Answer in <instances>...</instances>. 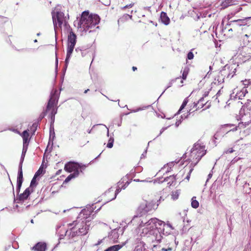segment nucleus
Returning a JSON list of instances; mask_svg holds the SVG:
<instances>
[{
	"mask_svg": "<svg viewBox=\"0 0 251 251\" xmlns=\"http://www.w3.org/2000/svg\"><path fill=\"white\" fill-rule=\"evenodd\" d=\"M131 180L130 179V181H127L125 184H124L122 186V189H126V188L130 184V183L131 182Z\"/></svg>",
	"mask_w": 251,
	"mask_h": 251,
	"instance_id": "nucleus-56",
	"label": "nucleus"
},
{
	"mask_svg": "<svg viewBox=\"0 0 251 251\" xmlns=\"http://www.w3.org/2000/svg\"><path fill=\"white\" fill-rule=\"evenodd\" d=\"M167 165L168 166L170 170H172V168L175 165L174 162H170L167 163Z\"/></svg>",
	"mask_w": 251,
	"mask_h": 251,
	"instance_id": "nucleus-62",
	"label": "nucleus"
},
{
	"mask_svg": "<svg viewBox=\"0 0 251 251\" xmlns=\"http://www.w3.org/2000/svg\"><path fill=\"white\" fill-rule=\"evenodd\" d=\"M23 182H22V181H17V185H16V193H17V196L19 195L21 188L22 187Z\"/></svg>",
	"mask_w": 251,
	"mask_h": 251,
	"instance_id": "nucleus-35",
	"label": "nucleus"
},
{
	"mask_svg": "<svg viewBox=\"0 0 251 251\" xmlns=\"http://www.w3.org/2000/svg\"><path fill=\"white\" fill-rule=\"evenodd\" d=\"M27 150V147H23L22 152V154L21 156L20 160L19 163H23Z\"/></svg>",
	"mask_w": 251,
	"mask_h": 251,
	"instance_id": "nucleus-30",
	"label": "nucleus"
},
{
	"mask_svg": "<svg viewBox=\"0 0 251 251\" xmlns=\"http://www.w3.org/2000/svg\"><path fill=\"white\" fill-rule=\"evenodd\" d=\"M181 76L176 77V78L172 79L168 83V85L167 87L165 88V89L163 91V92L162 93V94L160 95V96H161L165 92V91L168 89L169 87H171L173 85V84L176 81L177 79H180Z\"/></svg>",
	"mask_w": 251,
	"mask_h": 251,
	"instance_id": "nucleus-32",
	"label": "nucleus"
},
{
	"mask_svg": "<svg viewBox=\"0 0 251 251\" xmlns=\"http://www.w3.org/2000/svg\"><path fill=\"white\" fill-rule=\"evenodd\" d=\"M191 206L194 208H197L199 206V202L196 200V197H193L191 200Z\"/></svg>",
	"mask_w": 251,
	"mask_h": 251,
	"instance_id": "nucleus-31",
	"label": "nucleus"
},
{
	"mask_svg": "<svg viewBox=\"0 0 251 251\" xmlns=\"http://www.w3.org/2000/svg\"><path fill=\"white\" fill-rule=\"evenodd\" d=\"M237 2L236 0H225L222 2L221 5L222 8L225 9L229 6L236 4Z\"/></svg>",
	"mask_w": 251,
	"mask_h": 251,
	"instance_id": "nucleus-20",
	"label": "nucleus"
},
{
	"mask_svg": "<svg viewBox=\"0 0 251 251\" xmlns=\"http://www.w3.org/2000/svg\"><path fill=\"white\" fill-rule=\"evenodd\" d=\"M131 180L130 179V181H127L125 184H124L122 186V189H126V188L130 184V183L131 182Z\"/></svg>",
	"mask_w": 251,
	"mask_h": 251,
	"instance_id": "nucleus-58",
	"label": "nucleus"
},
{
	"mask_svg": "<svg viewBox=\"0 0 251 251\" xmlns=\"http://www.w3.org/2000/svg\"><path fill=\"white\" fill-rule=\"evenodd\" d=\"M194 54L192 52V50L189 51L187 55V59L191 60L194 58Z\"/></svg>",
	"mask_w": 251,
	"mask_h": 251,
	"instance_id": "nucleus-48",
	"label": "nucleus"
},
{
	"mask_svg": "<svg viewBox=\"0 0 251 251\" xmlns=\"http://www.w3.org/2000/svg\"><path fill=\"white\" fill-rule=\"evenodd\" d=\"M82 167L81 164L77 162L70 161L65 165L64 170L68 173H71L72 172H74L75 170H79V169Z\"/></svg>",
	"mask_w": 251,
	"mask_h": 251,
	"instance_id": "nucleus-11",
	"label": "nucleus"
},
{
	"mask_svg": "<svg viewBox=\"0 0 251 251\" xmlns=\"http://www.w3.org/2000/svg\"><path fill=\"white\" fill-rule=\"evenodd\" d=\"M207 13H205V12L203 13V14H201L200 15H197V20H199L201 17L202 18H205L207 16Z\"/></svg>",
	"mask_w": 251,
	"mask_h": 251,
	"instance_id": "nucleus-54",
	"label": "nucleus"
},
{
	"mask_svg": "<svg viewBox=\"0 0 251 251\" xmlns=\"http://www.w3.org/2000/svg\"><path fill=\"white\" fill-rule=\"evenodd\" d=\"M23 163H19L17 181L23 182V174L22 170Z\"/></svg>",
	"mask_w": 251,
	"mask_h": 251,
	"instance_id": "nucleus-23",
	"label": "nucleus"
},
{
	"mask_svg": "<svg viewBox=\"0 0 251 251\" xmlns=\"http://www.w3.org/2000/svg\"><path fill=\"white\" fill-rule=\"evenodd\" d=\"M93 208V209H92V210H91V211H86L85 209H83V210H81V211L80 212V214H79V216H80V217H81V215H82V214H83V215H87L88 214H87V213H85V212H87H87H88V213H89V214H89V215H90V214H91V213L93 211V210H94V208Z\"/></svg>",
	"mask_w": 251,
	"mask_h": 251,
	"instance_id": "nucleus-47",
	"label": "nucleus"
},
{
	"mask_svg": "<svg viewBox=\"0 0 251 251\" xmlns=\"http://www.w3.org/2000/svg\"><path fill=\"white\" fill-rule=\"evenodd\" d=\"M133 5H134V3H130L129 4L126 5L125 6L122 7L121 8V9L122 10H125V9H126V8H131L133 6Z\"/></svg>",
	"mask_w": 251,
	"mask_h": 251,
	"instance_id": "nucleus-51",
	"label": "nucleus"
},
{
	"mask_svg": "<svg viewBox=\"0 0 251 251\" xmlns=\"http://www.w3.org/2000/svg\"><path fill=\"white\" fill-rule=\"evenodd\" d=\"M245 25L241 29V34L242 33H249L251 31V17H248L245 18Z\"/></svg>",
	"mask_w": 251,
	"mask_h": 251,
	"instance_id": "nucleus-15",
	"label": "nucleus"
},
{
	"mask_svg": "<svg viewBox=\"0 0 251 251\" xmlns=\"http://www.w3.org/2000/svg\"><path fill=\"white\" fill-rule=\"evenodd\" d=\"M162 177L158 178L159 183H163L164 182H168L167 184L169 186H175L176 183V175H172L169 176H167L164 178L163 180H161Z\"/></svg>",
	"mask_w": 251,
	"mask_h": 251,
	"instance_id": "nucleus-14",
	"label": "nucleus"
},
{
	"mask_svg": "<svg viewBox=\"0 0 251 251\" xmlns=\"http://www.w3.org/2000/svg\"><path fill=\"white\" fill-rule=\"evenodd\" d=\"M136 170L135 169H132L131 170L129 174H127L126 176V177L128 179L132 180V178H133L135 176Z\"/></svg>",
	"mask_w": 251,
	"mask_h": 251,
	"instance_id": "nucleus-28",
	"label": "nucleus"
},
{
	"mask_svg": "<svg viewBox=\"0 0 251 251\" xmlns=\"http://www.w3.org/2000/svg\"><path fill=\"white\" fill-rule=\"evenodd\" d=\"M77 36L73 32L72 29L69 31L68 35L67 45L75 46L76 43Z\"/></svg>",
	"mask_w": 251,
	"mask_h": 251,
	"instance_id": "nucleus-16",
	"label": "nucleus"
},
{
	"mask_svg": "<svg viewBox=\"0 0 251 251\" xmlns=\"http://www.w3.org/2000/svg\"><path fill=\"white\" fill-rule=\"evenodd\" d=\"M122 247L123 245L120 244L115 245L108 247L104 251H118Z\"/></svg>",
	"mask_w": 251,
	"mask_h": 251,
	"instance_id": "nucleus-25",
	"label": "nucleus"
},
{
	"mask_svg": "<svg viewBox=\"0 0 251 251\" xmlns=\"http://www.w3.org/2000/svg\"><path fill=\"white\" fill-rule=\"evenodd\" d=\"M193 168H191L190 170H189V172L187 175V176H186V179H187V180H189V178H190V174L191 173H192V172L193 171Z\"/></svg>",
	"mask_w": 251,
	"mask_h": 251,
	"instance_id": "nucleus-64",
	"label": "nucleus"
},
{
	"mask_svg": "<svg viewBox=\"0 0 251 251\" xmlns=\"http://www.w3.org/2000/svg\"><path fill=\"white\" fill-rule=\"evenodd\" d=\"M47 113V112H46V110L45 109V110L40 115L38 119L39 121H41L42 119L44 118V117L46 115Z\"/></svg>",
	"mask_w": 251,
	"mask_h": 251,
	"instance_id": "nucleus-50",
	"label": "nucleus"
},
{
	"mask_svg": "<svg viewBox=\"0 0 251 251\" xmlns=\"http://www.w3.org/2000/svg\"><path fill=\"white\" fill-rule=\"evenodd\" d=\"M75 46H71V45H67V54H66V57L65 59V62L66 63V64H69L70 59L71 57L72 52L74 50Z\"/></svg>",
	"mask_w": 251,
	"mask_h": 251,
	"instance_id": "nucleus-19",
	"label": "nucleus"
},
{
	"mask_svg": "<svg viewBox=\"0 0 251 251\" xmlns=\"http://www.w3.org/2000/svg\"><path fill=\"white\" fill-rule=\"evenodd\" d=\"M203 145L199 143V142L195 143L190 151V157L193 160L195 159L196 162L194 164L196 165L201 158L206 154V150Z\"/></svg>",
	"mask_w": 251,
	"mask_h": 251,
	"instance_id": "nucleus-5",
	"label": "nucleus"
},
{
	"mask_svg": "<svg viewBox=\"0 0 251 251\" xmlns=\"http://www.w3.org/2000/svg\"><path fill=\"white\" fill-rule=\"evenodd\" d=\"M160 20L162 23L165 25H168L170 22V18L167 16L166 12L162 11L160 15Z\"/></svg>",
	"mask_w": 251,
	"mask_h": 251,
	"instance_id": "nucleus-18",
	"label": "nucleus"
},
{
	"mask_svg": "<svg viewBox=\"0 0 251 251\" xmlns=\"http://www.w3.org/2000/svg\"><path fill=\"white\" fill-rule=\"evenodd\" d=\"M236 70V69L233 66L227 64L220 71L218 76L217 80L218 82L222 83L224 82L225 79L232 78L234 75Z\"/></svg>",
	"mask_w": 251,
	"mask_h": 251,
	"instance_id": "nucleus-7",
	"label": "nucleus"
},
{
	"mask_svg": "<svg viewBox=\"0 0 251 251\" xmlns=\"http://www.w3.org/2000/svg\"><path fill=\"white\" fill-rule=\"evenodd\" d=\"M245 18L234 20H229V19H228V23L226 25V26L224 28H223L222 29L223 32H225L227 28V26H230L233 27L234 32L235 33L241 34V29L245 25L244 24L245 23Z\"/></svg>",
	"mask_w": 251,
	"mask_h": 251,
	"instance_id": "nucleus-10",
	"label": "nucleus"
},
{
	"mask_svg": "<svg viewBox=\"0 0 251 251\" xmlns=\"http://www.w3.org/2000/svg\"><path fill=\"white\" fill-rule=\"evenodd\" d=\"M55 137V134L54 131H53V132H50V137L54 140V138Z\"/></svg>",
	"mask_w": 251,
	"mask_h": 251,
	"instance_id": "nucleus-60",
	"label": "nucleus"
},
{
	"mask_svg": "<svg viewBox=\"0 0 251 251\" xmlns=\"http://www.w3.org/2000/svg\"><path fill=\"white\" fill-rule=\"evenodd\" d=\"M88 217H84L80 220H77L72 223L68 224L70 228L65 232V235L67 238L69 247L74 250L79 249L82 243L81 236L86 235L90 230V221L87 220Z\"/></svg>",
	"mask_w": 251,
	"mask_h": 251,
	"instance_id": "nucleus-1",
	"label": "nucleus"
},
{
	"mask_svg": "<svg viewBox=\"0 0 251 251\" xmlns=\"http://www.w3.org/2000/svg\"><path fill=\"white\" fill-rule=\"evenodd\" d=\"M60 93V92H58L57 89H53L50 92V98L46 107L47 112L51 109L50 116H55L57 112L58 107H56V105L58 102Z\"/></svg>",
	"mask_w": 251,
	"mask_h": 251,
	"instance_id": "nucleus-4",
	"label": "nucleus"
},
{
	"mask_svg": "<svg viewBox=\"0 0 251 251\" xmlns=\"http://www.w3.org/2000/svg\"><path fill=\"white\" fill-rule=\"evenodd\" d=\"M189 71V68L188 67L185 66L182 71V75L181 76L182 79L185 80L186 79Z\"/></svg>",
	"mask_w": 251,
	"mask_h": 251,
	"instance_id": "nucleus-29",
	"label": "nucleus"
},
{
	"mask_svg": "<svg viewBox=\"0 0 251 251\" xmlns=\"http://www.w3.org/2000/svg\"><path fill=\"white\" fill-rule=\"evenodd\" d=\"M131 180L130 179V181H127L125 184H124L122 186V189H126V188L130 184V183L131 182Z\"/></svg>",
	"mask_w": 251,
	"mask_h": 251,
	"instance_id": "nucleus-57",
	"label": "nucleus"
},
{
	"mask_svg": "<svg viewBox=\"0 0 251 251\" xmlns=\"http://www.w3.org/2000/svg\"><path fill=\"white\" fill-rule=\"evenodd\" d=\"M53 140L52 139H51V138H49L47 148H48L49 147V146L50 145L51 146L50 148L51 149L52 148V146H53Z\"/></svg>",
	"mask_w": 251,
	"mask_h": 251,
	"instance_id": "nucleus-52",
	"label": "nucleus"
},
{
	"mask_svg": "<svg viewBox=\"0 0 251 251\" xmlns=\"http://www.w3.org/2000/svg\"><path fill=\"white\" fill-rule=\"evenodd\" d=\"M163 223L162 221L156 218H151L146 222V228H143V232L150 235L151 234V231L154 232L155 229H158L159 227H158V226H161Z\"/></svg>",
	"mask_w": 251,
	"mask_h": 251,
	"instance_id": "nucleus-9",
	"label": "nucleus"
},
{
	"mask_svg": "<svg viewBox=\"0 0 251 251\" xmlns=\"http://www.w3.org/2000/svg\"><path fill=\"white\" fill-rule=\"evenodd\" d=\"M180 194V190H177L175 191L172 192V198L174 200H177L179 197V194Z\"/></svg>",
	"mask_w": 251,
	"mask_h": 251,
	"instance_id": "nucleus-34",
	"label": "nucleus"
},
{
	"mask_svg": "<svg viewBox=\"0 0 251 251\" xmlns=\"http://www.w3.org/2000/svg\"><path fill=\"white\" fill-rule=\"evenodd\" d=\"M23 139V147H27L28 148V143H29V139H28V137H24Z\"/></svg>",
	"mask_w": 251,
	"mask_h": 251,
	"instance_id": "nucleus-45",
	"label": "nucleus"
},
{
	"mask_svg": "<svg viewBox=\"0 0 251 251\" xmlns=\"http://www.w3.org/2000/svg\"><path fill=\"white\" fill-rule=\"evenodd\" d=\"M68 64H66V63L65 62V66L64 67L63 69V74L62 75L61 78V83H62L64 80V77L65 75V73L66 71L67 67H68Z\"/></svg>",
	"mask_w": 251,
	"mask_h": 251,
	"instance_id": "nucleus-42",
	"label": "nucleus"
},
{
	"mask_svg": "<svg viewBox=\"0 0 251 251\" xmlns=\"http://www.w3.org/2000/svg\"><path fill=\"white\" fill-rule=\"evenodd\" d=\"M22 137H23V138H24V137H29V133L28 132V131L27 130H24L23 133H22Z\"/></svg>",
	"mask_w": 251,
	"mask_h": 251,
	"instance_id": "nucleus-55",
	"label": "nucleus"
},
{
	"mask_svg": "<svg viewBox=\"0 0 251 251\" xmlns=\"http://www.w3.org/2000/svg\"><path fill=\"white\" fill-rule=\"evenodd\" d=\"M133 12V10L131 11L130 14H124L118 21V23L120 22L124 23L126 21H127L128 19H132V16L131 14Z\"/></svg>",
	"mask_w": 251,
	"mask_h": 251,
	"instance_id": "nucleus-22",
	"label": "nucleus"
},
{
	"mask_svg": "<svg viewBox=\"0 0 251 251\" xmlns=\"http://www.w3.org/2000/svg\"><path fill=\"white\" fill-rule=\"evenodd\" d=\"M59 7V6H58L55 7L51 12L53 26L55 33L57 28V25L61 27L64 19V13L61 11Z\"/></svg>",
	"mask_w": 251,
	"mask_h": 251,
	"instance_id": "nucleus-8",
	"label": "nucleus"
},
{
	"mask_svg": "<svg viewBox=\"0 0 251 251\" xmlns=\"http://www.w3.org/2000/svg\"><path fill=\"white\" fill-rule=\"evenodd\" d=\"M244 123L245 125H249L251 123V101L248 100L245 105L239 111V119Z\"/></svg>",
	"mask_w": 251,
	"mask_h": 251,
	"instance_id": "nucleus-6",
	"label": "nucleus"
},
{
	"mask_svg": "<svg viewBox=\"0 0 251 251\" xmlns=\"http://www.w3.org/2000/svg\"><path fill=\"white\" fill-rule=\"evenodd\" d=\"M241 82L242 83V85L244 86L243 88L244 89L250 86L249 79H245L244 80L241 81Z\"/></svg>",
	"mask_w": 251,
	"mask_h": 251,
	"instance_id": "nucleus-44",
	"label": "nucleus"
},
{
	"mask_svg": "<svg viewBox=\"0 0 251 251\" xmlns=\"http://www.w3.org/2000/svg\"><path fill=\"white\" fill-rule=\"evenodd\" d=\"M79 170H75L73 173L70 174L65 179L63 182L64 183H67L69 182L70 180H71L73 178H75L77 177L79 174Z\"/></svg>",
	"mask_w": 251,
	"mask_h": 251,
	"instance_id": "nucleus-21",
	"label": "nucleus"
},
{
	"mask_svg": "<svg viewBox=\"0 0 251 251\" xmlns=\"http://www.w3.org/2000/svg\"><path fill=\"white\" fill-rule=\"evenodd\" d=\"M33 191V190L32 188H31V190H30V187L26 188V189L23 193L17 196L16 199L14 198V202L17 201V203H19L20 201H23L25 200H27L30 196L31 193Z\"/></svg>",
	"mask_w": 251,
	"mask_h": 251,
	"instance_id": "nucleus-12",
	"label": "nucleus"
},
{
	"mask_svg": "<svg viewBox=\"0 0 251 251\" xmlns=\"http://www.w3.org/2000/svg\"><path fill=\"white\" fill-rule=\"evenodd\" d=\"M151 234L155 237V240L158 242H160L163 238L164 234V229H162V227L160 226L158 229H155L154 232L151 231Z\"/></svg>",
	"mask_w": 251,
	"mask_h": 251,
	"instance_id": "nucleus-13",
	"label": "nucleus"
},
{
	"mask_svg": "<svg viewBox=\"0 0 251 251\" xmlns=\"http://www.w3.org/2000/svg\"><path fill=\"white\" fill-rule=\"evenodd\" d=\"M150 106H151V105L144 106L142 107H138L136 109H132V110H131V112H133V113L137 112L139 111L143 110L146 108H149Z\"/></svg>",
	"mask_w": 251,
	"mask_h": 251,
	"instance_id": "nucleus-38",
	"label": "nucleus"
},
{
	"mask_svg": "<svg viewBox=\"0 0 251 251\" xmlns=\"http://www.w3.org/2000/svg\"><path fill=\"white\" fill-rule=\"evenodd\" d=\"M190 112H189V113H188L186 115H185V114H184V115H182L181 116V120H183V119H186V118H188V116H189V115H190Z\"/></svg>",
	"mask_w": 251,
	"mask_h": 251,
	"instance_id": "nucleus-63",
	"label": "nucleus"
},
{
	"mask_svg": "<svg viewBox=\"0 0 251 251\" xmlns=\"http://www.w3.org/2000/svg\"><path fill=\"white\" fill-rule=\"evenodd\" d=\"M100 16L96 14H89V11H83L79 20L74 22V25L77 26L78 30L81 32V35H83L87 32L88 33L96 31L92 29L100 22Z\"/></svg>",
	"mask_w": 251,
	"mask_h": 251,
	"instance_id": "nucleus-2",
	"label": "nucleus"
},
{
	"mask_svg": "<svg viewBox=\"0 0 251 251\" xmlns=\"http://www.w3.org/2000/svg\"><path fill=\"white\" fill-rule=\"evenodd\" d=\"M39 125L38 122H35L32 124V126L31 127V130L33 132L32 134H34L35 131H36L37 127Z\"/></svg>",
	"mask_w": 251,
	"mask_h": 251,
	"instance_id": "nucleus-39",
	"label": "nucleus"
},
{
	"mask_svg": "<svg viewBox=\"0 0 251 251\" xmlns=\"http://www.w3.org/2000/svg\"><path fill=\"white\" fill-rule=\"evenodd\" d=\"M241 158L240 157H235L231 161V164H233L237 162L238 160H239Z\"/></svg>",
	"mask_w": 251,
	"mask_h": 251,
	"instance_id": "nucleus-61",
	"label": "nucleus"
},
{
	"mask_svg": "<svg viewBox=\"0 0 251 251\" xmlns=\"http://www.w3.org/2000/svg\"><path fill=\"white\" fill-rule=\"evenodd\" d=\"M158 204H156L154 201H144L142 202L136 211V215H135L131 221V223L134 224L135 221L139 217H142L152 210L157 208Z\"/></svg>",
	"mask_w": 251,
	"mask_h": 251,
	"instance_id": "nucleus-3",
	"label": "nucleus"
},
{
	"mask_svg": "<svg viewBox=\"0 0 251 251\" xmlns=\"http://www.w3.org/2000/svg\"><path fill=\"white\" fill-rule=\"evenodd\" d=\"M131 180L130 179V181H127L125 184H124L122 186V189H126V188L130 184V183L131 182Z\"/></svg>",
	"mask_w": 251,
	"mask_h": 251,
	"instance_id": "nucleus-59",
	"label": "nucleus"
},
{
	"mask_svg": "<svg viewBox=\"0 0 251 251\" xmlns=\"http://www.w3.org/2000/svg\"><path fill=\"white\" fill-rule=\"evenodd\" d=\"M234 151V150L232 148H229L227 149H225L224 151L223 154L231 153Z\"/></svg>",
	"mask_w": 251,
	"mask_h": 251,
	"instance_id": "nucleus-49",
	"label": "nucleus"
},
{
	"mask_svg": "<svg viewBox=\"0 0 251 251\" xmlns=\"http://www.w3.org/2000/svg\"><path fill=\"white\" fill-rule=\"evenodd\" d=\"M36 178L37 177H34V176L32 178L30 182V186L29 187H30V188L33 187H36V185H37V183L36 182Z\"/></svg>",
	"mask_w": 251,
	"mask_h": 251,
	"instance_id": "nucleus-43",
	"label": "nucleus"
},
{
	"mask_svg": "<svg viewBox=\"0 0 251 251\" xmlns=\"http://www.w3.org/2000/svg\"><path fill=\"white\" fill-rule=\"evenodd\" d=\"M161 227H162V229H164V231L165 230H168V229H169V230L172 231V230L173 229V227L171 224L169 223L167 224H165L164 222L162 224Z\"/></svg>",
	"mask_w": 251,
	"mask_h": 251,
	"instance_id": "nucleus-33",
	"label": "nucleus"
},
{
	"mask_svg": "<svg viewBox=\"0 0 251 251\" xmlns=\"http://www.w3.org/2000/svg\"><path fill=\"white\" fill-rule=\"evenodd\" d=\"M113 136H114V133H112L110 135V137L108 140V143L107 144V147L108 148L111 149L113 146V143H114V139Z\"/></svg>",
	"mask_w": 251,
	"mask_h": 251,
	"instance_id": "nucleus-27",
	"label": "nucleus"
},
{
	"mask_svg": "<svg viewBox=\"0 0 251 251\" xmlns=\"http://www.w3.org/2000/svg\"><path fill=\"white\" fill-rule=\"evenodd\" d=\"M248 93V91L246 89L243 88L240 92H236V96L237 99L242 100L246 94Z\"/></svg>",
	"mask_w": 251,
	"mask_h": 251,
	"instance_id": "nucleus-24",
	"label": "nucleus"
},
{
	"mask_svg": "<svg viewBox=\"0 0 251 251\" xmlns=\"http://www.w3.org/2000/svg\"><path fill=\"white\" fill-rule=\"evenodd\" d=\"M118 233L116 229L113 230L109 235L110 239L115 240L118 238Z\"/></svg>",
	"mask_w": 251,
	"mask_h": 251,
	"instance_id": "nucleus-26",
	"label": "nucleus"
},
{
	"mask_svg": "<svg viewBox=\"0 0 251 251\" xmlns=\"http://www.w3.org/2000/svg\"><path fill=\"white\" fill-rule=\"evenodd\" d=\"M122 189V188H120L119 186H118L117 187L116 190L115 191V195H114V198H113L112 199L108 201H111L115 200L116 198V197H117V195L121 192Z\"/></svg>",
	"mask_w": 251,
	"mask_h": 251,
	"instance_id": "nucleus-46",
	"label": "nucleus"
},
{
	"mask_svg": "<svg viewBox=\"0 0 251 251\" xmlns=\"http://www.w3.org/2000/svg\"><path fill=\"white\" fill-rule=\"evenodd\" d=\"M187 103H188V100H187V98H186L183 101V102H182L181 105L180 106L178 111L177 112V114H179L180 113V111H181L184 108V107L186 106Z\"/></svg>",
	"mask_w": 251,
	"mask_h": 251,
	"instance_id": "nucleus-40",
	"label": "nucleus"
},
{
	"mask_svg": "<svg viewBox=\"0 0 251 251\" xmlns=\"http://www.w3.org/2000/svg\"><path fill=\"white\" fill-rule=\"evenodd\" d=\"M145 245V243L140 241V243H138V245L135 247V250H136V251H139L140 250L142 251V248L144 247Z\"/></svg>",
	"mask_w": 251,
	"mask_h": 251,
	"instance_id": "nucleus-36",
	"label": "nucleus"
},
{
	"mask_svg": "<svg viewBox=\"0 0 251 251\" xmlns=\"http://www.w3.org/2000/svg\"><path fill=\"white\" fill-rule=\"evenodd\" d=\"M47 244L45 242H40L36 243L32 248V250L35 251H46Z\"/></svg>",
	"mask_w": 251,
	"mask_h": 251,
	"instance_id": "nucleus-17",
	"label": "nucleus"
},
{
	"mask_svg": "<svg viewBox=\"0 0 251 251\" xmlns=\"http://www.w3.org/2000/svg\"><path fill=\"white\" fill-rule=\"evenodd\" d=\"M42 166L39 168L38 170L34 174V177H37L44 174L43 169L41 168Z\"/></svg>",
	"mask_w": 251,
	"mask_h": 251,
	"instance_id": "nucleus-41",
	"label": "nucleus"
},
{
	"mask_svg": "<svg viewBox=\"0 0 251 251\" xmlns=\"http://www.w3.org/2000/svg\"><path fill=\"white\" fill-rule=\"evenodd\" d=\"M140 217H139L138 219H137L135 221H138V224H139V227L140 228L144 227L146 228V222L144 221L143 220H142L141 219H139Z\"/></svg>",
	"mask_w": 251,
	"mask_h": 251,
	"instance_id": "nucleus-37",
	"label": "nucleus"
},
{
	"mask_svg": "<svg viewBox=\"0 0 251 251\" xmlns=\"http://www.w3.org/2000/svg\"><path fill=\"white\" fill-rule=\"evenodd\" d=\"M234 99H237V96H236V93L235 94V92H233L232 94L230 95V100H234Z\"/></svg>",
	"mask_w": 251,
	"mask_h": 251,
	"instance_id": "nucleus-53",
	"label": "nucleus"
}]
</instances>
